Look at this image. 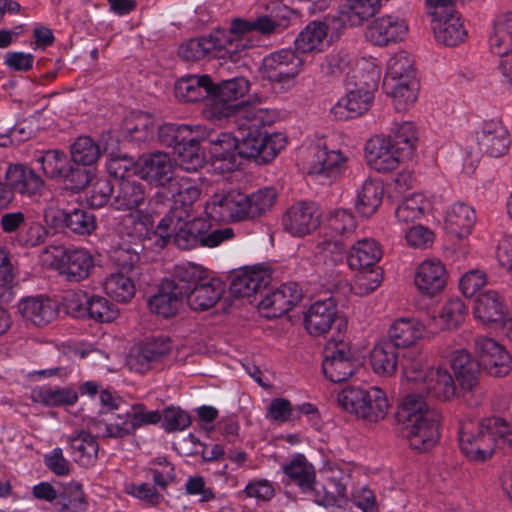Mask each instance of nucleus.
Here are the masks:
<instances>
[{"label":"nucleus","instance_id":"nucleus-23","mask_svg":"<svg viewBox=\"0 0 512 512\" xmlns=\"http://www.w3.org/2000/svg\"><path fill=\"white\" fill-rule=\"evenodd\" d=\"M119 418L123 421L121 424H110V432L116 436L132 435L143 425L156 424L162 416L158 411H145L144 407L138 405H121L119 407Z\"/></svg>","mask_w":512,"mask_h":512},{"label":"nucleus","instance_id":"nucleus-61","mask_svg":"<svg viewBox=\"0 0 512 512\" xmlns=\"http://www.w3.org/2000/svg\"><path fill=\"white\" fill-rule=\"evenodd\" d=\"M42 166L43 173L54 180H58L63 176L67 166L71 162L67 155L60 150H48L38 159Z\"/></svg>","mask_w":512,"mask_h":512},{"label":"nucleus","instance_id":"nucleus-26","mask_svg":"<svg viewBox=\"0 0 512 512\" xmlns=\"http://www.w3.org/2000/svg\"><path fill=\"white\" fill-rule=\"evenodd\" d=\"M5 179L11 191L28 197L41 195L45 187L43 179L33 169L23 164H10Z\"/></svg>","mask_w":512,"mask_h":512},{"label":"nucleus","instance_id":"nucleus-20","mask_svg":"<svg viewBox=\"0 0 512 512\" xmlns=\"http://www.w3.org/2000/svg\"><path fill=\"white\" fill-rule=\"evenodd\" d=\"M408 32L404 19L387 15L374 19L366 28V39L377 46H387L403 40Z\"/></svg>","mask_w":512,"mask_h":512},{"label":"nucleus","instance_id":"nucleus-34","mask_svg":"<svg viewBox=\"0 0 512 512\" xmlns=\"http://www.w3.org/2000/svg\"><path fill=\"white\" fill-rule=\"evenodd\" d=\"M94 268V261L88 251L74 249L67 254L59 265V274L69 282H80L86 279Z\"/></svg>","mask_w":512,"mask_h":512},{"label":"nucleus","instance_id":"nucleus-55","mask_svg":"<svg viewBox=\"0 0 512 512\" xmlns=\"http://www.w3.org/2000/svg\"><path fill=\"white\" fill-rule=\"evenodd\" d=\"M414 61L404 51L394 54L387 63V71L384 81H413L415 78Z\"/></svg>","mask_w":512,"mask_h":512},{"label":"nucleus","instance_id":"nucleus-62","mask_svg":"<svg viewBox=\"0 0 512 512\" xmlns=\"http://www.w3.org/2000/svg\"><path fill=\"white\" fill-rule=\"evenodd\" d=\"M93 174L86 166L79 163L71 162L66 168L63 176L59 179L67 190L78 192L91 182Z\"/></svg>","mask_w":512,"mask_h":512},{"label":"nucleus","instance_id":"nucleus-3","mask_svg":"<svg viewBox=\"0 0 512 512\" xmlns=\"http://www.w3.org/2000/svg\"><path fill=\"white\" fill-rule=\"evenodd\" d=\"M197 273L196 265L177 266L174 279L163 281L158 293L149 299L151 312L163 318L175 316L183 306L184 293L189 290Z\"/></svg>","mask_w":512,"mask_h":512},{"label":"nucleus","instance_id":"nucleus-27","mask_svg":"<svg viewBox=\"0 0 512 512\" xmlns=\"http://www.w3.org/2000/svg\"><path fill=\"white\" fill-rule=\"evenodd\" d=\"M100 401L103 405L100 411V417L98 419H92L89 423V427L96 433L98 437L103 438H124L125 436L112 435L110 430V424H121L122 419L119 418L120 414L119 407L121 405H129L123 401L120 397L113 396L109 391H102L100 394Z\"/></svg>","mask_w":512,"mask_h":512},{"label":"nucleus","instance_id":"nucleus-47","mask_svg":"<svg viewBox=\"0 0 512 512\" xmlns=\"http://www.w3.org/2000/svg\"><path fill=\"white\" fill-rule=\"evenodd\" d=\"M31 400L45 406L73 405L78 394L71 388L36 387L31 391Z\"/></svg>","mask_w":512,"mask_h":512},{"label":"nucleus","instance_id":"nucleus-33","mask_svg":"<svg viewBox=\"0 0 512 512\" xmlns=\"http://www.w3.org/2000/svg\"><path fill=\"white\" fill-rule=\"evenodd\" d=\"M446 279V270L439 260H426L417 269L415 285L422 293L434 295L445 287Z\"/></svg>","mask_w":512,"mask_h":512},{"label":"nucleus","instance_id":"nucleus-48","mask_svg":"<svg viewBox=\"0 0 512 512\" xmlns=\"http://www.w3.org/2000/svg\"><path fill=\"white\" fill-rule=\"evenodd\" d=\"M465 315V304L460 299H451L441 308L438 317H431L428 325L435 331L455 328L464 321Z\"/></svg>","mask_w":512,"mask_h":512},{"label":"nucleus","instance_id":"nucleus-53","mask_svg":"<svg viewBox=\"0 0 512 512\" xmlns=\"http://www.w3.org/2000/svg\"><path fill=\"white\" fill-rule=\"evenodd\" d=\"M284 473L295 483H297L303 491L313 489L315 482V471L313 466L306 460L303 455H297L293 460L284 466Z\"/></svg>","mask_w":512,"mask_h":512},{"label":"nucleus","instance_id":"nucleus-24","mask_svg":"<svg viewBox=\"0 0 512 512\" xmlns=\"http://www.w3.org/2000/svg\"><path fill=\"white\" fill-rule=\"evenodd\" d=\"M271 281V271L264 266H252L236 275L230 284V292L235 297H251L265 289Z\"/></svg>","mask_w":512,"mask_h":512},{"label":"nucleus","instance_id":"nucleus-19","mask_svg":"<svg viewBox=\"0 0 512 512\" xmlns=\"http://www.w3.org/2000/svg\"><path fill=\"white\" fill-rule=\"evenodd\" d=\"M282 224L290 235L303 237L318 228L320 215L314 205L298 202L286 210Z\"/></svg>","mask_w":512,"mask_h":512},{"label":"nucleus","instance_id":"nucleus-44","mask_svg":"<svg viewBox=\"0 0 512 512\" xmlns=\"http://www.w3.org/2000/svg\"><path fill=\"white\" fill-rule=\"evenodd\" d=\"M380 6V0H346L340 10V20L350 26H360L372 17Z\"/></svg>","mask_w":512,"mask_h":512},{"label":"nucleus","instance_id":"nucleus-8","mask_svg":"<svg viewBox=\"0 0 512 512\" xmlns=\"http://www.w3.org/2000/svg\"><path fill=\"white\" fill-rule=\"evenodd\" d=\"M156 228L153 234L159 236L161 247L172 240L178 248L190 250L198 245L202 246L203 233L207 232L208 226L204 219L191 217L180 220L177 224L172 223L169 227H161L159 222Z\"/></svg>","mask_w":512,"mask_h":512},{"label":"nucleus","instance_id":"nucleus-35","mask_svg":"<svg viewBox=\"0 0 512 512\" xmlns=\"http://www.w3.org/2000/svg\"><path fill=\"white\" fill-rule=\"evenodd\" d=\"M476 222L474 209L463 203L455 202L445 216V228L458 239L466 238Z\"/></svg>","mask_w":512,"mask_h":512},{"label":"nucleus","instance_id":"nucleus-29","mask_svg":"<svg viewBox=\"0 0 512 512\" xmlns=\"http://www.w3.org/2000/svg\"><path fill=\"white\" fill-rule=\"evenodd\" d=\"M479 143L492 157H501L508 153L511 145L510 133L501 119H491L483 124Z\"/></svg>","mask_w":512,"mask_h":512},{"label":"nucleus","instance_id":"nucleus-46","mask_svg":"<svg viewBox=\"0 0 512 512\" xmlns=\"http://www.w3.org/2000/svg\"><path fill=\"white\" fill-rule=\"evenodd\" d=\"M383 88L388 96L393 99L398 111L407 110L417 99L418 82L413 81H383Z\"/></svg>","mask_w":512,"mask_h":512},{"label":"nucleus","instance_id":"nucleus-58","mask_svg":"<svg viewBox=\"0 0 512 512\" xmlns=\"http://www.w3.org/2000/svg\"><path fill=\"white\" fill-rule=\"evenodd\" d=\"M207 100L208 103L204 109V115L207 119L217 121L234 116L236 124L239 109L246 106H256L255 104L249 103L230 104L228 100H222L221 97L215 93L211 94Z\"/></svg>","mask_w":512,"mask_h":512},{"label":"nucleus","instance_id":"nucleus-15","mask_svg":"<svg viewBox=\"0 0 512 512\" xmlns=\"http://www.w3.org/2000/svg\"><path fill=\"white\" fill-rule=\"evenodd\" d=\"M171 349V342L167 338L148 340L132 347L126 363L130 370L144 373L151 369L154 363L164 359Z\"/></svg>","mask_w":512,"mask_h":512},{"label":"nucleus","instance_id":"nucleus-49","mask_svg":"<svg viewBox=\"0 0 512 512\" xmlns=\"http://www.w3.org/2000/svg\"><path fill=\"white\" fill-rule=\"evenodd\" d=\"M68 441L78 463L89 466L95 462L99 446L91 434L80 431L75 435L69 436Z\"/></svg>","mask_w":512,"mask_h":512},{"label":"nucleus","instance_id":"nucleus-2","mask_svg":"<svg viewBox=\"0 0 512 512\" xmlns=\"http://www.w3.org/2000/svg\"><path fill=\"white\" fill-rule=\"evenodd\" d=\"M396 419L413 450L427 452L438 442L441 414L429 407L420 394L410 393L401 400Z\"/></svg>","mask_w":512,"mask_h":512},{"label":"nucleus","instance_id":"nucleus-57","mask_svg":"<svg viewBox=\"0 0 512 512\" xmlns=\"http://www.w3.org/2000/svg\"><path fill=\"white\" fill-rule=\"evenodd\" d=\"M276 198V191L272 188L259 189L250 195L246 194V219H255L264 215L272 208Z\"/></svg>","mask_w":512,"mask_h":512},{"label":"nucleus","instance_id":"nucleus-9","mask_svg":"<svg viewBox=\"0 0 512 512\" xmlns=\"http://www.w3.org/2000/svg\"><path fill=\"white\" fill-rule=\"evenodd\" d=\"M474 352L481 367L492 376L503 377L512 370L511 355L502 344L491 337H476Z\"/></svg>","mask_w":512,"mask_h":512},{"label":"nucleus","instance_id":"nucleus-56","mask_svg":"<svg viewBox=\"0 0 512 512\" xmlns=\"http://www.w3.org/2000/svg\"><path fill=\"white\" fill-rule=\"evenodd\" d=\"M431 209L430 202L421 194L405 198L396 210L399 222L409 224L421 219Z\"/></svg>","mask_w":512,"mask_h":512},{"label":"nucleus","instance_id":"nucleus-1","mask_svg":"<svg viewBox=\"0 0 512 512\" xmlns=\"http://www.w3.org/2000/svg\"><path fill=\"white\" fill-rule=\"evenodd\" d=\"M276 120L274 111L260 106H246L238 110L236 137L241 158L255 159L258 164L271 162L286 146L282 133L268 135L262 130Z\"/></svg>","mask_w":512,"mask_h":512},{"label":"nucleus","instance_id":"nucleus-6","mask_svg":"<svg viewBox=\"0 0 512 512\" xmlns=\"http://www.w3.org/2000/svg\"><path fill=\"white\" fill-rule=\"evenodd\" d=\"M459 443L462 452L469 460L479 462L492 456L496 447V438L494 432L485 427V419L480 423L469 419L460 425Z\"/></svg>","mask_w":512,"mask_h":512},{"label":"nucleus","instance_id":"nucleus-59","mask_svg":"<svg viewBox=\"0 0 512 512\" xmlns=\"http://www.w3.org/2000/svg\"><path fill=\"white\" fill-rule=\"evenodd\" d=\"M101 151L90 137H79L71 146V160L82 166H91L100 158Z\"/></svg>","mask_w":512,"mask_h":512},{"label":"nucleus","instance_id":"nucleus-64","mask_svg":"<svg viewBox=\"0 0 512 512\" xmlns=\"http://www.w3.org/2000/svg\"><path fill=\"white\" fill-rule=\"evenodd\" d=\"M394 145L401 150L408 158L411 156L415 149V143L417 141L416 129L411 122H402L395 125L391 130Z\"/></svg>","mask_w":512,"mask_h":512},{"label":"nucleus","instance_id":"nucleus-42","mask_svg":"<svg viewBox=\"0 0 512 512\" xmlns=\"http://www.w3.org/2000/svg\"><path fill=\"white\" fill-rule=\"evenodd\" d=\"M381 255V249L374 240L363 239L352 247L348 265L353 270L377 267L376 264Z\"/></svg>","mask_w":512,"mask_h":512},{"label":"nucleus","instance_id":"nucleus-37","mask_svg":"<svg viewBox=\"0 0 512 512\" xmlns=\"http://www.w3.org/2000/svg\"><path fill=\"white\" fill-rule=\"evenodd\" d=\"M18 310L27 321L36 326L47 325L57 315L55 303L44 297H28L23 299L19 303Z\"/></svg>","mask_w":512,"mask_h":512},{"label":"nucleus","instance_id":"nucleus-12","mask_svg":"<svg viewBox=\"0 0 512 512\" xmlns=\"http://www.w3.org/2000/svg\"><path fill=\"white\" fill-rule=\"evenodd\" d=\"M365 157L368 165L378 172H389L396 169L399 164L408 159L404 153L394 145L392 138L376 135L371 137L365 145Z\"/></svg>","mask_w":512,"mask_h":512},{"label":"nucleus","instance_id":"nucleus-17","mask_svg":"<svg viewBox=\"0 0 512 512\" xmlns=\"http://www.w3.org/2000/svg\"><path fill=\"white\" fill-rule=\"evenodd\" d=\"M302 290L297 283H286L265 295L258 306L267 318H277L289 312L302 299Z\"/></svg>","mask_w":512,"mask_h":512},{"label":"nucleus","instance_id":"nucleus-39","mask_svg":"<svg viewBox=\"0 0 512 512\" xmlns=\"http://www.w3.org/2000/svg\"><path fill=\"white\" fill-rule=\"evenodd\" d=\"M208 138V132L200 126L194 127V133L176 146L174 150L180 164L187 170H196L202 166L203 156L200 153V142Z\"/></svg>","mask_w":512,"mask_h":512},{"label":"nucleus","instance_id":"nucleus-50","mask_svg":"<svg viewBox=\"0 0 512 512\" xmlns=\"http://www.w3.org/2000/svg\"><path fill=\"white\" fill-rule=\"evenodd\" d=\"M365 402L360 419L368 423H377L386 417L390 403L382 389L371 387Z\"/></svg>","mask_w":512,"mask_h":512},{"label":"nucleus","instance_id":"nucleus-18","mask_svg":"<svg viewBox=\"0 0 512 512\" xmlns=\"http://www.w3.org/2000/svg\"><path fill=\"white\" fill-rule=\"evenodd\" d=\"M431 25L436 40L447 47H455L468 37L464 21L455 10L446 13L433 12Z\"/></svg>","mask_w":512,"mask_h":512},{"label":"nucleus","instance_id":"nucleus-28","mask_svg":"<svg viewBox=\"0 0 512 512\" xmlns=\"http://www.w3.org/2000/svg\"><path fill=\"white\" fill-rule=\"evenodd\" d=\"M172 200L164 192H157L148 203L146 211H138L131 214L130 219L134 224V233L137 237L147 236L149 230L154 227L156 218L166 217L171 207Z\"/></svg>","mask_w":512,"mask_h":512},{"label":"nucleus","instance_id":"nucleus-22","mask_svg":"<svg viewBox=\"0 0 512 512\" xmlns=\"http://www.w3.org/2000/svg\"><path fill=\"white\" fill-rule=\"evenodd\" d=\"M111 206L119 211L137 209L146 199V187L135 177L115 176Z\"/></svg>","mask_w":512,"mask_h":512},{"label":"nucleus","instance_id":"nucleus-40","mask_svg":"<svg viewBox=\"0 0 512 512\" xmlns=\"http://www.w3.org/2000/svg\"><path fill=\"white\" fill-rule=\"evenodd\" d=\"M398 349L391 342L383 340L377 343L370 353L373 371L382 376H390L396 372L398 365Z\"/></svg>","mask_w":512,"mask_h":512},{"label":"nucleus","instance_id":"nucleus-54","mask_svg":"<svg viewBox=\"0 0 512 512\" xmlns=\"http://www.w3.org/2000/svg\"><path fill=\"white\" fill-rule=\"evenodd\" d=\"M369 389L360 386H347L337 394V404L346 413L360 419Z\"/></svg>","mask_w":512,"mask_h":512},{"label":"nucleus","instance_id":"nucleus-45","mask_svg":"<svg viewBox=\"0 0 512 512\" xmlns=\"http://www.w3.org/2000/svg\"><path fill=\"white\" fill-rule=\"evenodd\" d=\"M489 46L495 55H504L512 50V13L497 17L489 38Z\"/></svg>","mask_w":512,"mask_h":512},{"label":"nucleus","instance_id":"nucleus-38","mask_svg":"<svg viewBox=\"0 0 512 512\" xmlns=\"http://www.w3.org/2000/svg\"><path fill=\"white\" fill-rule=\"evenodd\" d=\"M424 335V325L414 319L401 318L393 322L388 332L387 342L396 349L415 345Z\"/></svg>","mask_w":512,"mask_h":512},{"label":"nucleus","instance_id":"nucleus-31","mask_svg":"<svg viewBox=\"0 0 512 512\" xmlns=\"http://www.w3.org/2000/svg\"><path fill=\"white\" fill-rule=\"evenodd\" d=\"M175 96L184 102H197L208 99L215 90L209 75H187L175 83Z\"/></svg>","mask_w":512,"mask_h":512},{"label":"nucleus","instance_id":"nucleus-51","mask_svg":"<svg viewBox=\"0 0 512 512\" xmlns=\"http://www.w3.org/2000/svg\"><path fill=\"white\" fill-rule=\"evenodd\" d=\"M327 33L328 27L325 23L319 21L309 23L295 40L296 51L305 54L318 49Z\"/></svg>","mask_w":512,"mask_h":512},{"label":"nucleus","instance_id":"nucleus-7","mask_svg":"<svg viewBox=\"0 0 512 512\" xmlns=\"http://www.w3.org/2000/svg\"><path fill=\"white\" fill-rule=\"evenodd\" d=\"M172 191V203L166 217L160 219L161 227H169L180 220H186L193 216L195 205L200 199L201 189L189 178L175 179L170 184Z\"/></svg>","mask_w":512,"mask_h":512},{"label":"nucleus","instance_id":"nucleus-63","mask_svg":"<svg viewBox=\"0 0 512 512\" xmlns=\"http://www.w3.org/2000/svg\"><path fill=\"white\" fill-rule=\"evenodd\" d=\"M315 502L323 506H332L346 497V485L335 478H329L320 488H314Z\"/></svg>","mask_w":512,"mask_h":512},{"label":"nucleus","instance_id":"nucleus-11","mask_svg":"<svg viewBox=\"0 0 512 512\" xmlns=\"http://www.w3.org/2000/svg\"><path fill=\"white\" fill-rule=\"evenodd\" d=\"M245 201L246 194L238 190L216 192L207 201L205 212L215 221L245 220Z\"/></svg>","mask_w":512,"mask_h":512},{"label":"nucleus","instance_id":"nucleus-41","mask_svg":"<svg viewBox=\"0 0 512 512\" xmlns=\"http://www.w3.org/2000/svg\"><path fill=\"white\" fill-rule=\"evenodd\" d=\"M135 276L118 271L111 273L103 282V288L108 296L117 302L127 303L136 293Z\"/></svg>","mask_w":512,"mask_h":512},{"label":"nucleus","instance_id":"nucleus-4","mask_svg":"<svg viewBox=\"0 0 512 512\" xmlns=\"http://www.w3.org/2000/svg\"><path fill=\"white\" fill-rule=\"evenodd\" d=\"M246 44L242 38L232 39L223 32L214 35L191 39L179 47L178 54L185 61H200L210 58H228L232 62L239 61L240 48Z\"/></svg>","mask_w":512,"mask_h":512},{"label":"nucleus","instance_id":"nucleus-25","mask_svg":"<svg viewBox=\"0 0 512 512\" xmlns=\"http://www.w3.org/2000/svg\"><path fill=\"white\" fill-rule=\"evenodd\" d=\"M449 362L461 390L472 391L481 375L479 359H474L465 349H458L451 353Z\"/></svg>","mask_w":512,"mask_h":512},{"label":"nucleus","instance_id":"nucleus-32","mask_svg":"<svg viewBox=\"0 0 512 512\" xmlns=\"http://www.w3.org/2000/svg\"><path fill=\"white\" fill-rule=\"evenodd\" d=\"M423 390L438 400L448 401L457 394L455 380L443 367L429 368L424 376Z\"/></svg>","mask_w":512,"mask_h":512},{"label":"nucleus","instance_id":"nucleus-30","mask_svg":"<svg viewBox=\"0 0 512 512\" xmlns=\"http://www.w3.org/2000/svg\"><path fill=\"white\" fill-rule=\"evenodd\" d=\"M474 315L483 323L506 324L507 308L497 291L486 290L476 296Z\"/></svg>","mask_w":512,"mask_h":512},{"label":"nucleus","instance_id":"nucleus-14","mask_svg":"<svg viewBox=\"0 0 512 512\" xmlns=\"http://www.w3.org/2000/svg\"><path fill=\"white\" fill-rule=\"evenodd\" d=\"M211 155V165L217 173H229L235 171L240 166L239 149L236 137L230 133H221L218 135H210L208 138Z\"/></svg>","mask_w":512,"mask_h":512},{"label":"nucleus","instance_id":"nucleus-36","mask_svg":"<svg viewBox=\"0 0 512 512\" xmlns=\"http://www.w3.org/2000/svg\"><path fill=\"white\" fill-rule=\"evenodd\" d=\"M345 163L346 157L343 156L340 150L328 149L327 146L319 147L309 173L328 179H336L343 172Z\"/></svg>","mask_w":512,"mask_h":512},{"label":"nucleus","instance_id":"nucleus-13","mask_svg":"<svg viewBox=\"0 0 512 512\" xmlns=\"http://www.w3.org/2000/svg\"><path fill=\"white\" fill-rule=\"evenodd\" d=\"M304 59L295 51L282 49L264 58L262 69L264 77L272 82L287 83L301 71Z\"/></svg>","mask_w":512,"mask_h":512},{"label":"nucleus","instance_id":"nucleus-10","mask_svg":"<svg viewBox=\"0 0 512 512\" xmlns=\"http://www.w3.org/2000/svg\"><path fill=\"white\" fill-rule=\"evenodd\" d=\"M304 325L310 335L323 336L335 325L338 330V337L343 328H346L345 321L338 316L336 302L332 298L314 302L304 315Z\"/></svg>","mask_w":512,"mask_h":512},{"label":"nucleus","instance_id":"nucleus-52","mask_svg":"<svg viewBox=\"0 0 512 512\" xmlns=\"http://www.w3.org/2000/svg\"><path fill=\"white\" fill-rule=\"evenodd\" d=\"M316 72L324 78H336L349 68V57L341 51H333L325 56L314 58Z\"/></svg>","mask_w":512,"mask_h":512},{"label":"nucleus","instance_id":"nucleus-5","mask_svg":"<svg viewBox=\"0 0 512 512\" xmlns=\"http://www.w3.org/2000/svg\"><path fill=\"white\" fill-rule=\"evenodd\" d=\"M360 368L349 342L344 337H332L324 347L322 371L325 377L334 383L348 380Z\"/></svg>","mask_w":512,"mask_h":512},{"label":"nucleus","instance_id":"nucleus-21","mask_svg":"<svg viewBox=\"0 0 512 512\" xmlns=\"http://www.w3.org/2000/svg\"><path fill=\"white\" fill-rule=\"evenodd\" d=\"M202 270L198 267L196 279L191 283L184 297L188 306L194 311H205L212 308L221 298L224 286L221 281L212 279L202 281Z\"/></svg>","mask_w":512,"mask_h":512},{"label":"nucleus","instance_id":"nucleus-16","mask_svg":"<svg viewBox=\"0 0 512 512\" xmlns=\"http://www.w3.org/2000/svg\"><path fill=\"white\" fill-rule=\"evenodd\" d=\"M174 167V162L170 156L161 151L145 153L136 162L138 174L157 186L174 182Z\"/></svg>","mask_w":512,"mask_h":512},{"label":"nucleus","instance_id":"nucleus-60","mask_svg":"<svg viewBox=\"0 0 512 512\" xmlns=\"http://www.w3.org/2000/svg\"><path fill=\"white\" fill-rule=\"evenodd\" d=\"M357 274L351 285L355 295L366 296L377 289L382 282V270L379 267L357 269Z\"/></svg>","mask_w":512,"mask_h":512},{"label":"nucleus","instance_id":"nucleus-43","mask_svg":"<svg viewBox=\"0 0 512 512\" xmlns=\"http://www.w3.org/2000/svg\"><path fill=\"white\" fill-rule=\"evenodd\" d=\"M384 187L380 180L367 179L358 192L355 203L357 211L363 216H371L382 203Z\"/></svg>","mask_w":512,"mask_h":512}]
</instances>
